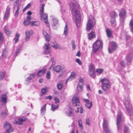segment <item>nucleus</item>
Returning <instances> with one entry per match:
<instances>
[{"label":"nucleus","mask_w":133,"mask_h":133,"mask_svg":"<svg viewBox=\"0 0 133 133\" xmlns=\"http://www.w3.org/2000/svg\"><path fill=\"white\" fill-rule=\"evenodd\" d=\"M86 124L88 125H89L90 123L89 122V119L88 118H87L86 119Z\"/></svg>","instance_id":"57"},{"label":"nucleus","mask_w":133,"mask_h":133,"mask_svg":"<svg viewBox=\"0 0 133 133\" xmlns=\"http://www.w3.org/2000/svg\"><path fill=\"white\" fill-rule=\"evenodd\" d=\"M8 113L6 112H3L1 113V116L2 118H5L7 116Z\"/></svg>","instance_id":"40"},{"label":"nucleus","mask_w":133,"mask_h":133,"mask_svg":"<svg viewBox=\"0 0 133 133\" xmlns=\"http://www.w3.org/2000/svg\"><path fill=\"white\" fill-rule=\"evenodd\" d=\"M20 36V34H16L15 37V43H16V42L18 41V39Z\"/></svg>","instance_id":"38"},{"label":"nucleus","mask_w":133,"mask_h":133,"mask_svg":"<svg viewBox=\"0 0 133 133\" xmlns=\"http://www.w3.org/2000/svg\"><path fill=\"white\" fill-rule=\"evenodd\" d=\"M43 34L46 40L48 42L49 41L50 39V36L47 32L45 31H43Z\"/></svg>","instance_id":"17"},{"label":"nucleus","mask_w":133,"mask_h":133,"mask_svg":"<svg viewBox=\"0 0 133 133\" xmlns=\"http://www.w3.org/2000/svg\"><path fill=\"white\" fill-rule=\"evenodd\" d=\"M92 102L91 101L90 102L86 103L85 105L89 109H90L92 105Z\"/></svg>","instance_id":"35"},{"label":"nucleus","mask_w":133,"mask_h":133,"mask_svg":"<svg viewBox=\"0 0 133 133\" xmlns=\"http://www.w3.org/2000/svg\"><path fill=\"white\" fill-rule=\"evenodd\" d=\"M25 33L26 35V37L25 38V40L26 41H28L30 38V37L31 35L32 34V31H26Z\"/></svg>","instance_id":"14"},{"label":"nucleus","mask_w":133,"mask_h":133,"mask_svg":"<svg viewBox=\"0 0 133 133\" xmlns=\"http://www.w3.org/2000/svg\"><path fill=\"white\" fill-rule=\"evenodd\" d=\"M89 71L94 70V69L93 67V66L92 65H90L89 68Z\"/></svg>","instance_id":"55"},{"label":"nucleus","mask_w":133,"mask_h":133,"mask_svg":"<svg viewBox=\"0 0 133 133\" xmlns=\"http://www.w3.org/2000/svg\"><path fill=\"white\" fill-rule=\"evenodd\" d=\"M51 74L50 71H48L47 75H46V77L47 79H49L50 77Z\"/></svg>","instance_id":"46"},{"label":"nucleus","mask_w":133,"mask_h":133,"mask_svg":"<svg viewBox=\"0 0 133 133\" xmlns=\"http://www.w3.org/2000/svg\"><path fill=\"white\" fill-rule=\"evenodd\" d=\"M57 86L58 89L60 90L62 89L63 86V84L62 83L58 84Z\"/></svg>","instance_id":"41"},{"label":"nucleus","mask_w":133,"mask_h":133,"mask_svg":"<svg viewBox=\"0 0 133 133\" xmlns=\"http://www.w3.org/2000/svg\"><path fill=\"white\" fill-rule=\"evenodd\" d=\"M46 91V88H43L41 90V93H42V94L41 95V96H42L44 94Z\"/></svg>","instance_id":"45"},{"label":"nucleus","mask_w":133,"mask_h":133,"mask_svg":"<svg viewBox=\"0 0 133 133\" xmlns=\"http://www.w3.org/2000/svg\"><path fill=\"white\" fill-rule=\"evenodd\" d=\"M111 87L110 84H104L102 85V89L105 91L107 90L108 89H109Z\"/></svg>","instance_id":"19"},{"label":"nucleus","mask_w":133,"mask_h":133,"mask_svg":"<svg viewBox=\"0 0 133 133\" xmlns=\"http://www.w3.org/2000/svg\"><path fill=\"white\" fill-rule=\"evenodd\" d=\"M111 18H115L117 16L116 12L114 11H112L110 14Z\"/></svg>","instance_id":"29"},{"label":"nucleus","mask_w":133,"mask_h":133,"mask_svg":"<svg viewBox=\"0 0 133 133\" xmlns=\"http://www.w3.org/2000/svg\"><path fill=\"white\" fill-rule=\"evenodd\" d=\"M50 48V44L48 42L46 44L45 43L44 46V48L45 49V50L44 52V54H49Z\"/></svg>","instance_id":"12"},{"label":"nucleus","mask_w":133,"mask_h":133,"mask_svg":"<svg viewBox=\"0 0 133 133\" xmlns=\"http://www.w3.org/2000/svg\"><path fill=\"white\" fill-rule=\"evenodd\" d=\"M18 121L21 122H24L26 120L25 117H23V118H19L18 119Z\"/></svg>","instance_id":"54"},{"label":"nucleus","mask_w":133,"mask_h":133,"mask_svg":"<svg viewBox=\"0 0 133 133\" xmlns=\"http://www.w3.org/2000/svg\"><path fill=\"white\" fill-rule=\"evenodd\" d=\"M96 23V20L94 17L90 15L86 25V30L89 31L92 29Z\"/></svg>","instance_id":"2"},{"label":"nucleus","mask_w":133,"mask_h":133,"mask_svg":"<svg viewBox=\"0 0 133 133\" xmlns=\"http://www.w3.org/2000/svg\"><path fill=\"white\" fill-rule=\"evenodd\" d=\"M35 77V74H30V77H28L26 79H25V81L30 82L31 80Z\"/></svg>","instance_id":"25"},{"label":"nucleus","mask_w":133,"mask_h":133,"mask_svg":"<svg viewBox=\"0 0 133 133\" xmlns=\"http://www.w3.org/2000/svg\"><path fill=\"white\" fill-rule=\"evenodd\" d=\"M61 69V67L59 65L54 66L53 68V70L54 71L58 72L60 71Z\"/></svg>","instance_id":"24"},{"label":"nucleus","mask_w":133,"mask_h":133,"mask_svg":"<svg viewBox=\"0 0 133 133\" xmlns=\"http://www.w3.org/2000/svg\"><path fill=\"white\" fill-rule=\"evenodd\" d=\"M75 61L77 63H78L79 65H81L82 64L81 61L79 59L77 58L76 59Z\"/></svg>","instance_id":"53"},{"label":"nucleus","mask_w":133,"mask_h":133,"mask_svg":"<svg viewBox=\"0 0 133 133\" xmlns=\"http://www.w3.org/2000/svg\"><path fill=\"white\" fill-rule=\"evenodd\" d=\"M126 14V11L123 9H121V11L119 13V15L120 17H123Z\"/></svg>","instance_id":"28"},{"label":"nucleus","mask_w":133,"mask_h":133,"mask_svg":"<svg viewBox=\"0 0 133 133\" xmlns=\"http://www.w3.org/2000/svg\"><path fill=\"white\" fill-rule=\"evenodd\" d=\"M80 52L79 51H78L77 53L76 54V56L78 57L80 56Z\"/></svg>","instance_id":"63"},{"label":"nucleus","mask_w":133,"mask_h":133,"mask_svg":"<svg viewBox=\"0 0 133 133\" xmlns=\"http://www.w3.org/2000/svg\"><path fill=\"white\" fill-rule=\"evenodd\" d=\"M124 127L123 131L124 133H129V128L128 127L125 125H124Z\"/></svg>","instance_id":"34"},{"label":"nucleus","mask_w":133,"mask_h":133,"mask_svg":"<svg viewBox=\"0 0 133 133\" xmlns=\"http://www.w3.org/2000/svg\"><path fill=\"white\" fill-rule=\"evenodd\" d=\"M80 113L81 114H82L83 113V108L82 107H80Z\"/></svg>","instance_id":"64"},{"label":"nucleus","mask_w":133,"mask_h":133,"mask_svg":"<svg viewBox=\"0 0 133 133\" xmlns=\"http://www.w3.org/2000/svg\"><path fill=\"white\" fill-rule=\"evenodd\" d=\"M6 49L5 48H4L2 51L1 57H5V56L6 55Z\"/></svg>","instance_id":"33"},{"label":"nucleus","mask_w":133,"mask_h":133,"mask_svg":"<svg viewBox=\"0 0 133 133\" xmlns=\"http://www.w3.org/2000/svg\"><path fill=\"white\" fill-rule=\"evenodd\" d=\"M115 19V18H111L110 19V21L111 24L113 27L115 26L116 25Z\"/></svg>","instance_id":"27"},{"label":"nucleus","mask_w":133,"mask_h":133,"mask_svg":"<svg viewBox=\"0 0 133 133\" xmlns=\"http://www.w3.org/2000/svg\"><path fill=\"white\" fill-rule=\"evenodd\" d=\"M103 71V69H97L96 70V72L99 74L102 73Z\"/></svg>","instance_id":"48"},{"label":"nucleus","mask_w":133,"mask_h":133,"mask_svg":"<svg viewBox=\"0 0 133 133\" xmlns=\"http://www.w3.org/2000/svg\"><path fill=\"white\" fill-rule=\"evenodd\" d=\"M84 80L82 78L79 79L78 84L77 87V89L78 91H80L82 90L83 88Z\"/></svg>","instance_id":"9"},{"label":"nucleus","mask_w":133,"mask_h":133,"mask_svg":"<svg viewBox=\"0 0 133 133\" xmlns=\"http://www.w3.org/2000/svg\"><path fill=\"white\" fill-rule=\"evenodd\" d=\"M20 50V49H18L16 50L14 54V56H16L19 53Z\"/></svg>","instance_id":"52"},{"label":"nucleus","mask_w":133,"mask_h":133,"mask_svg":"<svg viewBox=\"0 0 133 133\" xmlns=\"http://www.w3.org/2000/svg\"><path fill=\"white\" fill-rule=\"evenodd\" d=\"M103 127L105 133H112L108 127V123L107 121L104 119L103 123Z\"/></svg>","instance_id":"7"},{"label":"nucleus","mask_w":133,"mask_h":133,"mask_svg":"<svg viewBox=\"0 0 133 133\" xmlns=\"http://www.w3.org/2000/svg\"><path fill=\"white\" fill-rule=\"evenodd\" d=\"M107 35L108 37H110L111 36V32L110 29H108L106 30Z\"/></svg>","instance_id":"32"},{"label":"nucleus","mask_w":133,"mask_h":133,"mask_svg":"<svg viewBox=\"0 0 133 133\" xmlns=\"http://www.w3.org/2000/svg\"><path fill=\"white\" fill-rule=\"evenodd\" d=\"M45 99H49V100H51L52 99V97L51 96H48L45 97Z\"/></svg>","instance_id":"61"},{"label":"nucleus","mask_w":133,"mask_h":133,"mask_svg":"<svg viewBox=\"0 0 133 133\" xmlns=\"http://www.w3.org/2000/svg\"><path fill=\"white\" fill-rule=\"evenodd\" d=\"M4 128L5 129H7L9 128H12L10 124L7 122H4Z\"/></svg>","instance_id":"21"},{"label":"nucleus","mask_w":133,"mask_h":133,"mask_svg":"<svg viewBox=\"0 0 133 133\" xmlns=\"http://www.w3.org/2000/svg\"><path fill=\"white\" fill-rule=\"evenodd\" d=\"M4 30L6 34L8 35H9L11 33V32L9 31V30L6 29V26H5L4 28Z\"/></svg>","instance_id":"31"},{"label":"nucleus","mask_w":133,"mask_h":133,"mask_svg":"<svg viewBox=\"0 0 133 133\" xmlns=\"http://www.w3.org/2000/svg\"><path fill=\"white\" fill-rule=\"evenodd\" d=\"M14 124H17L18 125H20L21 124V123L17 121H14L13 122Z\"/></svg>","instance_id":"60"},{"label":"nucleus","mask_w":133,"mask_h":133,"mask_svg":"<svg viewBox=\"0 0 133 133\" xmlns=\"http://www.w3.org/2000/svg\"><path fill=\"white\" fill-rule=\"evenodd\" d=\"M58 108V105H56L53 104L51 105V110L53 111H54Z\"/></svg>","instance_id":"36"},{"label":"nucleus","mask_w":133,"mask_h":133,"mask_svg":"<svg viewBox=\"0 0 133 133\" xmlns=\"http://www.w3.org/2000/svg\"><path fill=\"white\" fill-rule=\"evenodd\" d=\"M50 17L52 19L53 23L52 26L54 29H56V26H57L58 24V21L57 19L53 16H51Z\"/></svg>","instance_id":"10"},{"label":"nucleus","mask_w":133,"mask_h":133,"mask_svg":"<svg viewBox=\"0 0 133 133\" xmlns=\"http://www.w3.org/2000/svg\"><path fill=\"white\" fill-rule=\"evenodd\" d=\"M41 5L42 7L40 10V15L41 19V20H42L43 19L44 22L47 26H49V23L47 20L48 14L47 13L43 14L44 7L45 6V4H43Z\"/></svg>","instance_id":"3"},{"label":"nucleus","mask_w":133,"mask_h":133,"mask_svg":"<svg viewBox=\"0 0 133 133\" xmlns=\"http://www.w3.org/2000/svg\"><path fill=\"white\" fill-rule=\"evenodd\" d=\"M72 102L73 106L77 107V106L79 105V99L77 97H73L72 99Z\"/></svg>","instance_id":"11"},{"label":"nucleus","mask_w":133,"mask_h":133,"mask_svg":"<svg viewBox=\"0 0 133 133\" xmlns=\"http://www.w3.org/2000/svg\"><path fill=\"white\" fill-rule=\"evenodd\" d=\"M126 58L128 62H130L132 59V55L130 54H128Z\"/></svg>","instance_id":"30"},{"label":"nucleus","mask_w":133,"mask_h":133,"mask_svg":"<svg viewBox=\"0 0 133 133\" xmlns=\"http://www.w3.org/2000/svg\"><path fill=\"white\" fill-rule=\"evenodd\" d=\"M20 5H15L13 8V11H14L16 8H17V10L16 11L14 14V16L17 17L19 15V11L20 9Z\"/></svg>","instance_id":"13"},{"label":"nucleus","mask_w":133,"mask_h":133,"mask_svg":"<svg viewBox=\"0 0 133 133\" xmlns=\"http://www.w3.org/2000/svg\"><path fill=\"white\" fill-rule=\"evenodd\" d=\"M124 105L129 115H133V110L132 109V106L129 100L125 101L124 102Z\"/></svg>","instance_id":"5"},{"label":"nucleus","mask_w":133,"mask_h":133,"mask_svg":"<svg viewBox=\"0 0 133 133\" xmlns=\"http://www.w3.org/2000/svg\"><path fill=\"white\" fill-rule=\"evenodd\" d=\"M30 22V21L29 20H26L24 21L23 23L25 26H26L29 24Z\"/></svg>","instance_id":"42"},{"label":"nucleus","mask_w":133,"mask_h":133,"mask_svg":"<svg viewBox=\"0 0 133 133\" xmlns=\"http://www.w3.org/2000/svg\"><path fill=\"white\" fill-rule=\"evenodd\" d=\"M75 76V73L74 72H72L71 73L70 76L69 78L68 79L71 78H74Z\"/></svg>","instance_id":"51"},{"label":"nucleus","mask_w":133,"mask_h":133,"mask_svg":"<svg viewBox=\"0 0 133 133\" xmlns=\"http://www.w3.org/2000/svg\"><path fill=\"white\" fill-rule=\"evenodd\" d=\"M72 115V112L70 111V112L68 114V116L70 117Z\"/></svg>","instance_id":"62"},{"label":"nucleus","mask_w":133,"mask_h":133,"mask_svg":"<svg viewBox=\"0 0 133 133\" xmlns=\"http://www.w3.org/2000/svg\"><path fill=\"white\" fill-rule=\"evenodd\" d=\"M51 46L55 49H60V45L56 43V42H54L52 43Z\"/></svg>","instance_id":"18"},{"label":"nucleus","mask_w":133,"mask_h":133,"mask_svg":"<svg viewBox=\"0 0 133 133\" xmlns=\"http://www.w3.org/2000/svg\"><path fill=\"white\" fill-rule=\"evenodd\" d=\"M4 38L1 32L0 33V43L3 42Z\"/></svg>","instance_id":"47"},{"label":"nucleus","mask_w":133,"mask_h":133,"mask_svg":"<svg viewBox=\"0 0 133 133\" xmlns=\"http://www.w3.org/2000/svg\"><path fill=\"white\" fill-rule=\"evenodd\" d=\"M101 82L102 83V85L104 84H110L109 81L108 79L105 78H104L101 80Z\"/></svg>","instance_id":"23"},{"label":"nucleus","mask_w":133,"mask_h":133,"mask_svg":"<svg viewBox=\"0 0 133 133\" xmlns=\"http://www.w3.org/2000/svg\"><path fill=\"white\" fill-rule=\"evenodd\" d=\"M94 70L89 71V74L90 75L92 76L94 74Z\"/></svg>","instance_id":"58"},{"label":"nucleus","mask_w":133,"mask_h":133,"mask_svg":"<svg viewBox=\"0 0 133 133\" xmlns=\"http://www.w3.org/2000/svg\"><path fill=\"white\" fill-rule=\"evenodd\" d=\"M120 64L123 67H125V63L124 61H122L120 62Z\"/></svg>","instance_id":"59"},{"label":"nucleus","mask_w":133,"mask_h":133,"mask_svg":"<svg viewBox=\"0 0 133 133\" xmlns=\"http://www.w3.org/2000/svg\"><path fill=\"white\" fill-rule=\"evenodd\" d=\"M78 123L79 127L82 129L83 127L82 124V121L81 119L78 121Z\"/></svg>","instance_id":"49"},{"label":"nucleus","mask_w":133,"mask_h":133,"mask_svg":"<svg viewBox=\"0 0 133 133\" xmlns=\"http://www.w3.org/2000/svg\"><path fill=\"white\" fill-rule=\"evenodd\" d=\"M103 45V43L102 41L99 40L96 41L92 45V54H95L100 48L102 47Z\"/></svg>","instance_id":"4"},{"label":"nucleus","mask_w":133,"mask_h":133,"mask_svg":"<svg viewBox=\"0 0 133 133\" xmlns=\"http://www.w3.org/2000/svg\"><path fill=\"white\" fill-rule=\"evenodd\" d=\"M70 9L73 16L75 18V23L77 28L79 27L81 24L80 14L79 10V5L76 1H72L69 3Z\"/></svg>","instance_id":"1"},{"label":"nucleus","mask_w":133,"mask_h":133,"mask_svg":"<svg viewBox=\"0 0 133 133\" xmlns=\"http://www.w3.org/2000/svg\"><path fill=\"white\" fill-rule=\"evenodd\" d=\"M5 76V74L3 72L0 71V80H2Z\"/></svg>","instance_id":"37"},{"label":"nucleus","mask_w":133,"mask_h":133,"mask_svg":"<svg viewBox=\"0 0 133 133\" xmlns=\"http://www.w3.org/2000/svg\"><path fill=\"white\" fill-rule=\"evenodd\" d=\"M46 69L44 68L42 69L39 70L37 75V76H41L45 73Z\"/></svg>","instance_id":"16"},{"label":"nucleus","mask_w":133,"mask_h":133,"mask_svg":"<svg viewBox=\"0 0 133 133\" xmlns=\"http://www.w3.org/2000/svg\"><path fill=\"white\" fill-rule=\"evenodd\" d=\"M71 44L72 46V49L73 50H74L76 47V46L75 44V41H72Z\"/></svg>","instance_id":"44"},{"label":"nucleus","mask_w":133,"mask_h":133,"mask_svg":"<svg viewBox=\"0 0 133 133\" xmlns=\"http://www.w3.org/2000/svg\"><path fill=\"white\" fill-rule=\"evenodd\" d=\"M39 24V23L36 22H32L31 23V25L32 26H37Z\"/></svg>","instance_id":"50"},{"label":"nucleus","mask_w":133,"mask_h":133,"mask_svg":"<svg viewBox=\"0 0 133 133\" xmlns=\"http://www.w3.org/2000/svg\"><path fill=\"white\" fill-rule=\"evenodd\" d=\"M14 130V129L12 128H9L7 129V130L6 131L5 133H10V132H12Z\"/></svg>","instance_id":"39"},{"label":"nucleus","mask_w":133,"mask_h":133,"mask_svg":"<svg viewBox=\"0 0 133 133\" xmlns=\"http://www.w3.org/2000/svg\"><path fill=\"white\" fill-rule=\"evenodd\" d=\"M46 104H45L43 106L41 107V112L42 115H44L46 111Z\"/></svg>","instance_id":"22"},{"label":"nucleus","mask_w":133,"mask_h":133,"mask_svg":"<svg viewBox=\"0 0 133 133\" xmlns=\"http://www.w3.org/2000/svg\"><path fill=\"white\" fill-rule=\"evenodd\" d=\"M6 96L5 94H4L2 95L1 100V101L4 103H5L7 102Z\"/></svg>","instance_id":"26"},{"label":"nucleus","mask_w":133,"mask_h":133,"mask_svg":"<svg viewBox=\"0 0 133 133\" xmlns=\"http://www.w3.org/2000/svg\"><path fill=\"white\" fill-rule=\"evenodd\" d=\"M68 32V29L67 26L66 25L64 28V33L65 35L66 36L67 33Z\"/></svg>","instance_id":"43"},{"label":"nucleus","mask_w":133,"mask_h":133,"mask_svg":"<svg viewBox=\"0 0 133 133\" xmlns=\"http://www.w3.org/2000/svg\"><path fill=\"white\" fill-rule=\"evenodd\" d=\"M10 8L9 7H7L6 9V10L5 14V15L4 17V19H6L9 17L10 15Z\"/></svg>","instance_id":"15"},{"label":"nucleus","mask_w":133,"mask_h":133,"mask_svg":"<svg viewBox=\"0 0 133 133\" xmlns=\"http://www.w3.org/2000/svg\"><path fill=\"white\" fill-rule=\"evenodd\" d=\"M54 100L56 104H57L59 102V99L56 97H55L54 98Z\"/></svg>","instance_id":"56"},{"label":"nucleus","mask_w":133,"mask_h":133,"mask_svg":"<svg viewBox=\"0 0 133 133\" xmlns=\"http://www.w3.org/2000/svg\"><path fill=\"white\" fill-rule=\"evenodd\" d=\"M117 48V45L116 43L114 42H110L108 49L109 52L110 53H112Z\"/></svg>","instance_id":"6"},{"label":"nucleus","mask_w":133,"mask_h":133,"mask_svg":"<svg viewBox=\"0 0 133 133\" xmlns=\"http://www.w3.org/2000/svg\"><path fill=\"white\" fill-rule=\"evenodd\" d=\"M95 37V31H91L88 35V39H90L93 38Z\"/></svg>","instance_id":"20"},{"label":"nucleus","mask_w":133,"mask_h":133,"mask_svg":"<svg viewBox=\"0 0 133 133\" xmlns=\"http://www.w3.org/2000/svg\"><path fill=\"white\" fill-rule=\"evenodd\" d=\"M121 111L118 112L117 119V129L118 130L121 127L120 122L121 119Z\"/></svg>","instance_id":"8"}]
</instances>
